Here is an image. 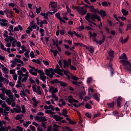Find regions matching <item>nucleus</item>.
<instances>
[{"instance_id": "28", "label": "nucleus", "mask_w": 131, "mask_h": 131, "mask_svg": "<svg viewBox=\"0 0 131 131\" xmlns=\"http://www.w3.org/2000/svg\"><path fill=\"white\" fill-rule=\"evenodd\" d=\"M5 41H6V47L7 48H10L12 46V43L11 42V41H10L8 39H5Z\"/></svg>"}, {"instance_id": "60", "label": "nucleus", "mask_w": 131, "mask_h": 131, "mask_svg": "<svg viewBox=\"0 0 131 131\" xmlns=\"http://www.w3.org/2000/svg\"><path fill=\"white\" fill-rule=\"evenodd\" d=\"M29 15L31 17V18H34V14H33V12L32 11L30 12L29 13Z\"/></svg>"}, {"instance_id": "61", "label": "nucleus", "mask_w": 131, "mask_h": 131, "mask_svg": "<svg viewBox=\"0 0 131 131\" xmlns=\"http://www.w3.org/2000/svg\"><path fill=\"white\" fill-rule=\"evenodd\" d=\"M30 56L31 58H34L35 55H34V53H33V51H31L30 53Z\"/></svg>"}, {"instance_id": "8", "label": "nucleus", "mask_w": 131, "mask_h": 131, "mask_svg": "<svg viewBox=\"0 0 131 131\" xmlns=\"http://www.w3.org/2000/svg\"><path fill=\"white\" fill-rule=\"evenodd\" d=\"M36 120H38V121H39V122H41V126H42V127H43V128H46L47 127V126L46 124H47V122H45V121H47L48 120L46 118V117H42V116H37L35 117Z\"/></svg>"}, {"instance_id": "52", "label": "nucleus", "mask_w": 131, "mask_h": 131, "mask_svg": "<svg viewBox=\"0 0 131 131\" xmlns=\"http://www.w3.org/2000/svg\"><path fill=\"white\" fill-rule=\"evenodd\" d=\"M108 108H112L114 106V102H112L111 103H107Z\"/></svg>"}, {"instance_id": "53", "label": "nucleus", "mask_w": 131, "mask_h": 131, "mask_svg": "<svg viewBox=\"0 0 131 131\" xmlns=\"http://www.w3.org/2000/svg\"><path fill=\"white\" fill-rule=\"evenodd\" d=\"M72 83L73 84H76V85H78L79 84H81V82H77V81H74L72 82Z\"/></svg>"}, {"instance_id": "50", "label": "nucleus", "mask_w": 131, "mask_h": 131, "mask_svg": "<svg viewBox=\"0 0 131 131\" xmlns=\"http://www.w3.org/2000/svg\"><path fill=\"white\" fill-rule=\"evenodd\" d=\"M20 95L21 97H22V98H24V97H25V96H26V93L23 91H21L20 93Z\"/></svg>"}, {"instance_id": "11", "label": "nucleus", "mask_w": 131, "mask_h": 131, "mask_svg": "<svg viewBox=\"0 0 131 131\" xmlns=\"http://www.w3.org/2000/svg\"><path fill=\"white\" fill-rule=\"evenodd\" d=\"M32 90L33 91L37 93V95H41L42 94V93L41 92V90H40V86H37L36 88V85H33Z\"/></svg>"}, {"instance_id": "5", "label": "nucleus", "mask_w": 131, "mask_h": 131, "mask_svg": "<svg viewBox=\"0 0 131 131\" xmlns=\"http://www.w3.org/2000/svg\"><path fill=\"white\" fill-rule=\"evenodd\" d=\"M21 69L23 71V72L25 74V75L18 76V80L21 81V82H26V80L28 79V77H29V72L27 71L26 68L23 67L21 68Z\"/></svg>"}, {"instance_id": "51", "label": "nucleus", "mask_w": 131, "mask_h": 131, "mask_svg": "<svg viewBox=\"0 0 131 131\" xmlns=\"http://www.w3.org/2000/svg\"><path fill=\"white\" fill-rule=\"evenodd\" d=\"M85 108H86V109H92V105L89 103H86L85 105Z\"/></svg>"}, {"instance_id": "42", "label": "nucleus", "mask_w": 131, "mask_h": 131, "mask_svg": "<svg viewBox=\"0 0 131 131\" xmlns=\"http://www.w3.org/2000/svg\"><path fill=\"white\" fill-rule=\"evenodd\" d=\"M21 81H20L19 80H18L17 81V83L18 84L16 85V88H21L22 86V83H21Z\"/></svg>"}, {"instance_id": "17", "label": "nucleus", "mask_w": 131, "mask_h": 131, "mask_svg": "<svg viewBox=\"0 0 131 131\" xmlns=\"http://www.w3.org/2000/svg\"><path fill=\"white\" fill-rule=\"evenodd\" d=\"M64 116L66 117V120L69 121L70 124H72V125H75V124H76V121L69 118V117H68V115H64Z\"/></svg>"}, {"instance_id": "46", "label": "nucleus", "mask_w": 131, "mask_h": 131, "mask_svg": "<svg viewBox=\"0 0 131 131\" xmlns=\"http://www.w3.org/2000/svg\"><path fill=\"white\" fill-rule=\"evenodd\" d=\"M30 52V51L29 50L27 51L25 53V57H26V58H29V53Z\"/></svg>"}, {"instance_id": "24", "label": "nucleus", "mask_w": 131, "mask_h": 131, "mask_svg": "<svg viewBox=\"0 0 131 131\" xmlns=\"http://www.w3.org/2000/svg\"><path fill=\"white\" fill-rule=\"evenodd\" d=\"M11 112L12 113H20V112H21V107L18 108H14L13 109L11 110Z\"/></svg>"}, {"instance_id": "57", "label": "nucleus", "mask_w": 131, "mask_h": 131, "mask_svg": "<svg viewBox=\"0 0 131 131\" xmlns=\"http://www.w3.org/2000/svg\"><path fill=\"white\" fill-rule=\"evenodd\" d=\"M64 42H68V43H69V45H72V41L70 40H64Z\"/></svg>"}, {"instance_id": "54", "label": "nucleus", "mask_w": 131, "mask_h": 131, "mask_svg": "<svg viewBox=\"0 0 131 131\" xmlns=\"http://www.w3.org/2000/svg\"><path fill=\"white\" fill-rule=\"evenodd\" d=\"M36 10L37 14H39L40 13V11H41V7H39L38 8H36Z\"/></svg>"}, {"instance_id": "45", "label": "nucleus", "mask_w": 131, "mask_h": 131, "mask_svg": "<svg viewBox=\"0 0 131 131\" xmlns=\"http://www.w3.org/2000/svg\"><path fill=\"white\" fill-rule=\"evenodd\" d=\"M14 61L15 62H17V63H19L20 64H23V61L18 58H15L14 59Z\"/></svg>"}, {"instance_id": "39", "label": "nucleus", "mask_w": 131, "mask_h": 131, "mask_svg": "<svg viewBox=\"0 0 131 131\" xmlns=\"http://www.w3.org/2000/svg\"><path fill=\"white\" fill-rule=\"evenodd\" d=\"M17 74L18 76H22L23 75H25V74H23V71L22 70H19L17 71Z\"/></svg>"}, {"instance_id": "27", "label": "nucleus", "mask_w": 131, "mask_h": 131, "mask_svg": "<svg viewBox=\"0 0 131 131\" xmlns=\"http://www.w3.org/2000/svg\"><path fill=\"white\" fill-rule=\"evenodd\" d=\"M32 101L33 102V106L34 107L37 106V104H38V102L35 99V97H33Z\"/></svg>"}, {"instance_id": "36", "label": "nucleus", "mask_w": 131, "mask_h": 131, "mask_svg": "<svg viewBox=\"0 0 131 131\" xmlns=\"http://www.w3.org/2000/svg\"><path fill=\"white\" fill-rule=\"evenodd\" d=\"M0 69H2L3 71H7V68L5 67L4 64L0 63Z\"/></svg>"}, {"instance_id": "4", "label": "nucleus", "mask_w": 131, "mask_h": 131, "mask_svg": "<svg viewBox=\"0 0 131 131\" xmlns=\"http://www.w3.org/2000/svg\"><path fill=\"white\" fill-rule=\"evenodd\" d=\"M85 19L90 23V25L92 26V24H93V25H95V26H97V24L96 23L92 21L91 20V19L92 21H94L95 22V19H97L98 21H101V18H100V16H99L98 15L96 14H93L91 15L90 13H88L86 15L85 17Z\"/></svg>"}, {"instance_id": "43", "label": "nucleus", "mask_w": 131, "mask_h": 131, "mask_svg": "<svg viewBox=\"0 0 131 131\" xmlns=\"http://www.w3.org/2000/svg\"><path fill=\"white\" fill-rule=\"evenodd\" d=\"M33 29L30 26L28 28V29L26 31V32H27V33H28V34H30V32H31V31H32Z\"/></svg>"}, {"instance_id": "13", "label": "nucleus", "mask_w": 131, "mask_h": 131, "mask_svg": "<svg viewBox=\"0 0 131 131\" xmlns=\"http://www.w3.org/2000/svg\"><path fill=\"white\" fill-rule=\"evenodd\" d=\"M41 70H38L35 68H33L32 69H30L29 70V72L32 75H34L35 76H37V73H38L39 71H40Z\"/></svg>"}, {"instance_id": "44", "label": "nucleus", "mask_w": 131, "mask_h": 131, "mask_svg": "<svg viewBox=\"0 0 131 131\" xmlns=\"http://www.w3.org/2000/svg\"><path fill=\"white\" fill-rule=\"evenodd\" d=\"M39 32L41 34V36H45V30L43 29H40Z\"/></svg>"}, {"instance_id": "29", "label": "nucleus", "mask_w": 131, "mask_h": 131, "mask_svg": "<svg viewBox=\"0 0 131 131\" xmlns=\"http://www.w3.org/2000/svg\"><path fill=\"white\" fill-rule=\"evenodd\" d=\"M59 127H60L59 125H58L56 124L53 125V130L54 131H59Z\"/></svg>"}, {"instance_id": "9", "label": "nucleus", "mask_w": 131, "mask_h": 131, "mask_svg": "<svg viewBox=\"0 0 131 131\" xmlns=\"http://www.w3.org/2000/svg\"><path fill=\"white\" fill-rule=\"evenodd\" d=\"M71 59L69 58L68 60H63V64H64V68H69V66H70V69L71 70H76V68L74 67V66H71Z\"/></svg>"}, {"instance_id": "34", "label": "nucleus", "mask_w": 131, "mask_h": 131, "mask_svg": "<svg viewBox=\"0 0 131 131\" xmlns=\"http://www.w3.org/2000/svg\"><path fill=\"white\" fill-rule=\"evenodd\" d=\"M128 41V37H126L125 39H123V38H121V42L122 43H125V42H127Z\"/></svg>"}, {"instance_id": "10", "label": "nucleus", "mask_w": 131, "mask_h": 131, "mask_svg": "<svg viewBox=\"0 0 131 131\" xmlns=\"http://www.w3.org/2000/svg\"><path fill=\"white\" fill-rule=\"evenodd\" d=\"M77 10L82 16H83L86 14V8L85 7H77Z\"/></svg>"}, {"instance_id": "15", "label": "nucleus", "mask_w": 131, "mask_h": 131, "mask_svg": "<svg viewBox=\"0 0 131 131\" xmlns=\"http://www.w3.org/2000/svg\"><path fill=\"white\" fill-rule=\"evenodd\" d=\"M8 24H9V21H8L7 19L0 18V25L1 26L6 27V26H8Z\"/></svg>"}, {"instance_id": "33", "label": "nucleus", "mask_w": 131, "mask_h": 131, "mask_svg": "<svg viewBox=\"0 0 131 131\" xmlns=\"http://www.w3.org/2000/svg\"><path fill=\"white\" fill-rule=\"evenodd\" d=\"M121 12L123 16H127V15H128V11L127 10H125V9H122Z\"/></svg>"}, {"instance_id": "31", "label": "nucleus", "mask_w": 131, "mask_h": 131, "mask_svg": "<svg viewBox=\"0 0 131 131\" xmlns=\"http://www.w3.org/2000/svg\"><path fill=\"white\" fill-rule=\"evenodd\" d=\"M40 15L42 16L45 19H48V17H49V12H47L46 13H43L41 12L40 13Z\"/></svg>"}, {"instance_id": "22", "label": "nucleus", "mask_w": 131, "mask_h": 131, "mask_svg": "<svg viewBox=\"0 0 131 131\" xmlns=\"http://www.w3.org/2000/svg\"><path fill=\"white\" fill-rule=\"evenodd\" d=\"M55 16L56 18H57V19H58L60 22H61L62 23H66L65 20H64V19H63V18H62V17H61V16H60V13H57L55 14Z\"/></svg>"}, {"instance_id": "40", "label": "nucleus", "mask_w": 131, "mask_h": 131, "mask_svg": "<svg viewBox=\"0 0 131 131\" xmlns=\"http://www.w3.org/2000/svg\"><path fill=\"white\" fill-rule=\"evenodd\" d=\"M86 50H89V52H90V53H91L92 54H93L95 52V50H94V48H93V47H88V49H86Z\"/></svg>"}, {"instance_id": "19", "label": "nucleus", "mask_w": 131, "mask_h": 131, "mask_svg": "<svg viewBox=\"0 0 131 131\" xmlns=\"http://www.w3.org/2000/svg\"><path fill=\"white\" fill-rule=\"evenodd\" d=\"M54 83H59L61 86H66L67 85V83L62 81H59L57 79L54 80Z\"/></svg>"}, {"instance_id": "2", "label": "nucleus", "mask_w": 131, "mask_h": 131, "mask_svg": "<svg viewBox=\"0 0 131 131\" xmlns=\"http://www.w3.org/2000/svg\"><path fill=\"white\" fill-rule=\"evenodd\" d=\"M55 72L61 75V76H63V72H64V75L68 77V78L70 79L72 78L73 80H78L79 78L76 77V76H73L71 73L69 72V71H65L63 70L60 69V67L59 65L56 66V68L55 69Z\"/></svg>"}, {"instance_id": "7", "label": "nucleus", "mask_w": 131, "mask_h": 131, "mask_svg": "<svg viewBox=\"0 0 131 131\" xmlns=\"http://www.w3.org/2000/svg\"><path fill=\"white\" fill-rule=\"evenodd\" d=\"M68 100L69 102V103H71V104H68L69 106H74V107H79L80 104L79 103H78V100H75L73 99V97H72V96H69L68 98ZM72 103H75L73 104Z\"/></svg>"}, {"instance_id": "49", "label": "nucleus", "mask_w": 131, "mask_h": 131, "mask_svg": "<svg viewBox=\"0 0 131 131\" xmlns=\"http://www.w3.org/2000/svg\"><path fill=\"white\" fill-rule=\"evenodd\" d=\"M16 42H17V40H16L12 41V47L13 48H15L16 45Z\"/></svg>"}, {"instance_id": "59", "label": "nucleus", "mask_w": 131, "mask_h": 131, "mask_svg": "<svg viewBox=\"0 0 131 131\" xmlns=\"http://www.w3.org/2000/svg\"><path fill=\"white\" fill-rule=\"evenodd\" d=\"M30 27H31L33 29H35V28H36V26L35 25V24H31Z\"/></svg>"}, {"instance_id": "12", "label": "nucleus", "mask_w": 131, "mask_h": 131, "mask_svg": "<svg viewBox=\"0 0 131 131\" xmlns=\"http://www.w3.org/2000/svg\"><path fill=\"white\" fill-rule=\"evenodd\" d=\"M45 74L52 78L54 75V72H53V69H46L45 70Z\"/></svg>"}, {"instance_id": "21", "label": "nucleus", "mask_w": 131, "mask_h": 131, "mask_svg": "<svg viewBox=\"0 0 131 131\" xmlns=\"http://www.w3.org/2000/svg\"><path fill=\"white\" fill-rule=\"evenodd\" d=\"M108 55L111 58H109V57H107V60H109L110 59V61H112V59L113 58H114V51L112 50H110L108 52Z\"/></svg>"}, {"instance_id": "41", "label": "nucleus", "mask_w": 131, "mask_h": 131, "mask_svg": "<svg viewBox=\"0 0 131 131\" xmlns=\"http://www.w3.org/2000/svg\"><path fill=\"white\" fill-rule=\"evenodd\" d=\"M22 117H24V115H17L15 117V119H16V120H20V119H22Z\"/></svg>"}, {"instance_id": "26", "label": "nucleus", "mask_w": 131, "mask_h": 131, "mask_svg": "<svg viewBox=\"0 0 131 131\" xmlns=\"http://www.w3.org/2000/svg\"><path fill=\"white\" fill-rule=\"evenodd\" d=\"M53 45L56 46L57 49L58 50V52H61V48L59 47V41L56 40L53 42Z\"/></svg>"}, {"instance_id": "30", "label": "nucleus", "mask_w": 131, "mask_h": 131, "mask_svg": "<svg viewBox=\"0 0 131 131\" xmlns=\"http://www.w3.org/2000/svg\"><path fill=\"white\" fill-rule=\"evenodd\" d=\"M108 68L109 69H110L111 76H113V70H112V63H111V62H110V63L108 64Z\"/></svg>"}, {"instance_id": "18", "label": "nucleus", "mask_w": 131, "mask_h": 131, "mask_svg": "<svg viewBox=\"0 0 131 131\" xmlns=\"http://www.w3.org/2000/svg\"><path fill=\"white\" fill-rule=\"evenodd\" d=\"M57 6L58 4L57 3V2L51 1L49 4V8H51V9H56Z\"/></svg>"}, {"instance_id": "58", "label": "nucleus", "mask_w": 131, "mask_h": 131, "mask_svg": "<svg viewBox=\"0 0 131 131\" xmlns=\"http://www.w3.org/2000/svg\"><path fill=\"white\" fill-rule=\"evenodd\" d=\"M13 78L14 80H17V79H18V75H17V74L13 75Z\"/></svg>"}, {"instance_id": "37", "label": "nucleus", "mask_w": 131, "mask_h": 131, "mask_svg": "<svg viewBox=\"0 0 131 131\" xmlns=\"http://www.w3.org/2000/svg\"><path fill=\"white\" fill-rule=\"evenodd\" d=\"M7 96H8L9 98H11L12 97V92H11V90H6V93Z\"/></svg>"}, {"instance_id": "55", "label": "nucleus", "mask_w": 131, "mask_h": 131, "mask_svg": "<svg viewBox=\"0 0 131 131\" xmlns=\"http://www.w3.org/2000/svg\"><path fill=\"white\" fill-rule=\"evenodd\" d=\"M16 129L18 131H23V127L19 126H16Z\"/></svg>"}, {"instance_id": "1", "label": "nucleus", "mask_w": 131, "mask_h": 131, "mask_svg": "<svg viewBox=\"0 0 131 131\" xmlns=\"http://www.w3.org/2000/svg\"><path fill=\"white\" fill-rule=\"evenodd\" d=\"M93 93H94V89L92 87H90L88 88V96H85L86 93L85 91H84L79 94V98L81 99V100L83 99L84 101H88V100H90V99L93 97L95 100L99 102L100 101L99 96H98V95L96 93L93 95Z\"/></svg>"}, {"instance_id": "35", "label": "nucleus", "mask_w": 131, "mask_h": 131, "mask_svg": "<svg viewBox=\"0 0 131 131\" xmlns=\"http://www.w3.org/2000/svg\"><path fill=\"white\" fill-rule=\"evenodd\" d=\"M45 113L46 114H50L51 115H54V114H55V112H52L51 110H46V111H45Z\"/></svg>"}, {"instance_id": "64", "label": "nucleus", "mask_w": 131, "mask_h": 131, "mask_svg": "<svg viewBox=\"0 0 131 131\" xmlns=\"http://www.w3.org/2000/svg\"><path fill=\"white\" fill-rule=\"evenodd\" d=\"M0 131H8V130L6 129V128L2 126V127H0Z\"/></svg>"}, {"instance_id": "47", "label": "nucleus", "mask_w": 131, "mask_h": 131, "mask_svg": "<svg viewBox=\"0 0 131 131\" xmlns=\"http://www.w3.org/2000/svg\"><path fill=\"white\" fill-rule=\"evenodd\" d=\"M0 47H1V49L2 50H3V51H5H5H7V48H6L5 47V46H4V45H3V43H1L0 44Z\"/></svg>"}, {"instance_id": "14", "label": "nucleus", "mask_w": 131, "mask_h": 131, "mask_svg": "<svg viewBox=\"0 0 131 131\" xmlns=\"http://www.w3.org/2000/svg\"><path fill=\"white\" fill-rule=\"evenodd\" d=\"M38 73L40 75V79L42 81H46V79H47V76L45 75V73L43 70L39 71Z\"/></svg>"}, {"instance_id": "38", "label": "nucleus", "mask_w": 131, "mask_h": 131, "mask_svg": "<svg viewBox=\"0 0 131 131\" xmlns=\"http://www.w3.org/2000/svg\"><path fill=\"white\" fill-rule=\"evenodd\" d=\"M52 98L54 99L55 101H58V97L55 94H52L51 96H49V98Z\"/></svg>"}, {"instance_id": "20", "label": "nucleus", "mask_w": 131, "mask_h": 131, "mask_svg": "<svg viewBox=\"0 0 131 131\" xmlns=\"http://www.w3.org/2000/svg\"><path fill=\"white\" fill-rule=\"evenodd\" d=\"M96 12L101 16L102 18H104V17H106V16H107L106 12L104 10H100V11H99V10H97Z\"/></svg>"}, {"instance_id": "63", "label": "nucleus", "mask_w": 131, "mask_h": 131, "mask_svg": "<svg viewBox=\"0 0 131 131\" xmlns=\"http://www.w3.org/2000/svg\"><path fill=\"white\" fill-rule=\"evenodd\" d=\"M67 113H68L67 110H63L62 111V115H67Z\"/></svg>"}, {"instance_id": "3", "label": "nucleus", "mask_w": 131, "mask_h": 131, "mask_svg": "<svg viewBox=\"0 0 131 131\" xmlns=\"http://www.w3.org/2000/svg\"><path fill=\"white\" fill-rule=\"evenodd\" d=\"M119 59H121L120 60V62H121V64H123L124 66V68L128 71V72H131V65L130 63L128 62V60H127V57H126V55L125 53H123L119 57Z\"/></svg>"}, {"instance_id": "25", "label": "nucleus", "mask_w": 131, "mask_h": 131, "mask_svg": "<svg viewBox=\"0 0 131 131\" xmlns=\"http://www.w3.org/2000/svg\"><path fill=\"white\" fill-rule=\"evenodd\" d=\"M21 50H19L18 51L19 54H23V53H24V52H27V48H26V47L24 46H22L21 47Z\"/></svg>"}, {"instance_id": "56", "label": "nucleus", "mask_w": 131, "mask_h": 131, "mask_svg": "<svg viewBox=\"0 0 131 131\" xmlns=\"http://www.w3.org/2000/svg\"><path fill=\"white\" fill-rule=\"evenodd\" d=\"M9 72L10 74H15L16 70L15 69L10 70Z\"/></svg>"}, {"instance_id": "23", "label": "nucleus", "mask_w": 131, "mask_h": 131, "mask_svg": "<svg viewBox=\"0 0 131 131\" xmlns=\"http://www.w3.org/2000/svg\"><path fill=\"white\" fill-rule=\"evenodd\" d=\"M50 117H53L56 121H60L62 120V117L58 115H50Z\"/></svg>"}, {"instance_id": "48", "label": "nucleus", "mask_w": 131, "mask_h": 131, "mask_svg": "<svg viewBox=\"0 0 131 131\" xmlns=\"http://www.w3.org/2000/svg\"><path fill=\"white\" fill-rule=\"evenodd\" d=\"M93 81V78L92 77H89L87 79V83L90 84L92 83V81Z\"/></svg>"}, {"instance_id": "62", "label": "nucleus", "mask_w": 131, "mask_h": 131, "mask_svg": "<svg viewBox=\"0 0 131 131\" xmlns=\"http://www.w3.org/2000/svg\"><path fill=\"white\" fill-rule=\"evenodd\" d=\"M29 128L33 131H35V127H34V126H32V125H31L29 126Z\"/></svg>"}, {"instance_id": "16", "label": "nucleus", "mask_w": 131, "mask_h": 131, "mask_svg": "<svg viewBox=\"0 0 131 131\" xmlns=\"http://www.w3.org/2000/svg\"><path fill=\"white\" fill-rule=\"evenodd\" d=\"M49 91L53 95L56 94V93L58 92V89L56 88H55L53 86H49Z\"/></svg>"}, {"instance_id": "32", "label": "nucleus", "mask_w": 131, "mask_h": 131, "mask_svg": "<svg viewBox=\"0 0 131 131\" xmlns=\"http://www.w3.org/2000/svg\"><path fill=\"white\" fill-rule=\"evenodd\" d=\"M122 101V99L120 97H118L117 100V106L118 107H120V104H121V102Z\"/></svg>"}, {"instance_id": "6", "label": "nucleus", "mask_w": 131, "mask_h": 131, "mask_svg": "<svg viewBox=\"0 0 131 131\" xmlns=\"http://www.w3.org/2000/svg\"><path fill=\"white\" fill-rule=\"evenodd\" d=\"M90 37L91 38L93 41H95L98 45H102L104 42V39H102L101 40H98L96 37L97 36V34L95 32H92L91 31L89 32Z\"/></svg>"}]
</instances>
